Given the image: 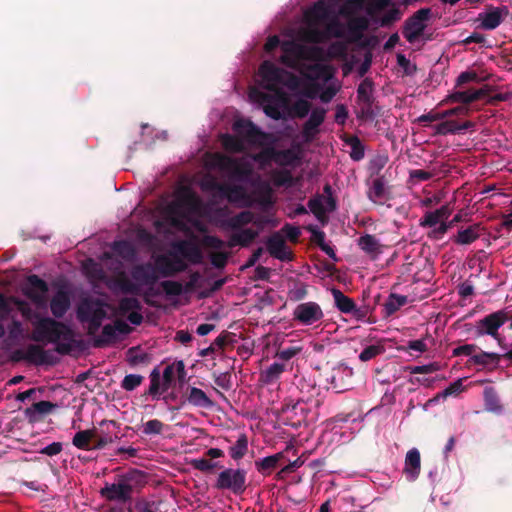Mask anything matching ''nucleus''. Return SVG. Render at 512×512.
<instances>
[{
    "mask_svg": "<svg viewBox=\"0 0 512 512\" xmlns=\"http://www.w3.org/2000/svg\"><path fill=\"white\" fill-rule=\"evenodd\" d=\"M142 478L143 473L138 470L118 475L114 482L105 483L101 495L109 501L126 504L138 493Z\"/></svg>",
    "mask_w": 512,
    "mask_h": 512,
    "instance_id": "f03ea898",
    "label": "nucleus"
},
{
    "mask_svg": "<svg viewBox=\"0 0 512 512\" xmlns=\"http://www.w3.org/2000/svg\"><path fill=\"white\" fill-rule=\"evenodd\" d=\"M485 95L486 92L483 89L455 91L448 96L447 100L452 103L470 104L474 101L481 99Z\"/></svg>",
    "mask_w": 512,
    "mask_h": 512,
    "instance_id": "473e14b6",
    "label": "nucleus"
},
{
    "mask_svg": "<svg viewBox=\"0 0 512 512\" xmlns=\"http://www.w3.org/2000/svg\"><path fill=\"white\" fill-rule=\"evenodd\" d=\"M385 181L383 177H377L372 181L367 196L374 203H381L385 198Z\"/></svg>",
    "mask_w": 512,
    "mask_h": 512,
    "instance_id": "a18cd8bd",
    "label": "nucleus"
},
{
    "mask_svg": "<svg viewBox=\"0 0 512 512\" xmlns=\"http://www.w3.org/2000/svg\"><path fill=\"white\" fill-rule=\"evenodd\" d=\"M331 293L335 306L340 312L350 314L358 311L354 300L346 296L340 289L332 288Z\"/></svg>",
    "mask_w": 512,
    "mask_h": 512,
    "instance_id": "2f4dec72",
    "label": "nucleus"
},
{
    "mask_svg": "<svg viewBox=\"0 0 512 512\" xmlns=\"http://www.w3.org/2000/svg\"><path fill=\"white\" fill-rule=\"evenodd\" d=\"M264 112L273 120L285 119L282 112L283 108L288 107V98L283 92H278L276 95H263Z\"/></svg>",
    "mask_w": 512,
    "mask_h": 512,
    "instance_id": "2eb2a0df",
    "label": "nucleus"
},
{
    "mask_svg": "<svg viewBox=\"0 0 512 512\" xmlns=\"http://www.w3.org/2000/svg\"><path fill=\"white\" fill-rule=\"evenodd\" d=\"M50 310L53 319H61L71 307V298L67 291L59 289L50 300Z\"/></svg>",
    "mask_w": 512,
    "mask_h": 512,
    "instance_id": "5701e85b",
    "label": "nucleus"
},
{
    "mask_svg": "<svg viewBox=\"0 0 512 512\" xmlns=\"http://www.w3.org/2000/svg\"><path fill=\"white\" fill-rule=\"evenodd\" d=\"M357 100L362 105L361 115L362 118H373L375 116L373 112V81L369 78H365L357 88Z\"/></svg>",
    "mask_w": 512,
    "mask_h": 512,
    "instance_id": "4468645a",
    "label": "nucleus"
},
{
    "mask_svg": "<svg viewBox=\"0 0 512 512\" xmlns=\"http://www.w3.org/2000/svg\"><path fill=\"white\" fill-rule=\"evenodd\" d=\"M267 152L274 155V161L282 166L292 165L298 159L297 154L291 149L276 150L271 148Z\"/></svg>",
    "mask_w": 512,
    "mask_h": 512,
    "instance_id": "de8ad7c7",
    "label": "nucleus"
},
{
    "mask_svg": "<svg viewBox=\"0 0 512 512\" xmlns=\"http://www.w3.org/2000/svg\"><path fill=\"white\" fill-rule=\"evenodd\" d=\"M430 16V8H421L406 19L402 33L409 43L415 42L423 34L426 28L425 22L429 20Z\"/></svg>",
    "mask_w": 512,
    "mask_h": 512,
    "instance_id": "1a4fd4ad",
    "label": "nucleus"
},
{
    "mask_svg": "<svg viewBox=\"0 0 512 512\" xmlns=\"http://www.w3.org/2000/svg\"><path fill=\"white\" fill-rule=\"evenodd\" d=\"M230 443L228 447V453L232 461L237 466L242 465V460L249 452L248 437L245 433H237V435L230 436V439H226Z\"/></svg>",
    "mask_w": 512,
    "mask_h": 512,
    "instance_id": "aec40b11",
    "label": "nucleus"
},
{
    "mask_svg": "<svg viewBox=\"0 0 512 512\" xmlns=\"http://www.w3.org/2000/svg\"><path fill=\"white\" fill-rule=\"evenodd\" d=\"M474 127V123L471 121H464L462 123L456 120H446L434 126L435 134L447 135V134H458L464 130Z\"/></svg>",
    "mask_w": 512,
    "mask_h": 512,
    "instance_id": "bb28decb",
    "label": "nucleus"
},
{
    "mask_svg": "<svg viewBox=\"0 0 512 512\" xmlns=\"http://www.w3.org/2000/svg\"><path fill=\"white\" fill-rule=\"evenodd\" d=\"M112 249L115 254H117L125 261H133L137 255V251L134 245L127 240L115 241L113 243Z\"/></svg>",
    "mask_w": 512,
    "mask_h": 512,
    "instance_id": "58836bf2",
    "label": "nucleus"
},
{
    "mask_svg": "<svg viewBox=\"0 0 512 512\" xmlns=\"http://www.w3.org/2000/svg\"><path fill=\"white\" fill-rule=\"evenodd\" d=\"M194 467L204 472H214L218 467V463L214 459L203 457L194 461Z\"/></svg>",
    "mask_w": 512,
    "mask_h": 512,
    "instance_id": "69168bd1",
    "label": "nucleus"
},
{
    "mask_svg": "<svg viewBox=\"0 0 512 512\" xmlns=\"http://www.w3.org/2000/svg\"><path fill=\"white\" fill-rule=\"evenodd\" d=\"M200 187L203 191L211 193L213 196L219 199L224 198V182L218 180L211 174H206L200 183Z\"/></svg>",
    "mask_w": 512,
    "mask_h": 512,
    "instance_id": "72a5a7b5",
    "label": "nucleus"
},
{
    "mask_svg": "<svg viewBox=\"0 0 512 512\" xmlns=\"http://www.w3.org/2000/svg\"><path fill=\"white\" fill-rule=\"evenodd\" d=\"M93 429H96L93 450H101L121 438L119 435L120 424L115 420H102L98 427Z\"/></svg>",
    "mask_w": 512,
    "mask_h": 512,
    "instance_id": "9d476101",
    "label": "nucleus"
},
{
    "mask_svg": "<svg viewBox=\"0 0 512 512\" xmlns=\"http://www.w3.org/2000/svg\"><path fill=\"white\" fill-rule=\"evenodd\" d=\"M10 300L26 320L33 322V340L55 344V351L61 355L71 353L76 340L75 332L68 324L51 317H40L29 303L17 297H11Z\"/></svg>",
    "mask_w": 512,
    "mask_h": 512,
    "instance_id": "f257e3e1",
    "label": "nucleus"
},
{
    "mask_svg": "<svg viewBox=\"0 0 512 512\" xmlns=\"http://www.w3.org/2000/svg\"><path fill=\"white\" fill-rule=\"evenodd\" d=\"M293 320L301 325L310 326L324 317V313L320 305L316 302L309 301L298 304L293 310Z\"/></svg>",
    "mask_w": 512,
    "mask_h": 512,
    "instance_id": "9b49d317",
    "label": "nucleus"
},
{
    "mask_svg": "<svg viewBox=\"0 0 512 512\" xmlns=\"http://www.w3.org/2000/svg\"><path fill=\"white\" fill-rule=\"evenodd\" d=\"M155 264L157 273H160L163 277H172L187 269V264L177 255L172 257L160 255L156 258Z\"/></svg>",
    "mask_w": 512,
    "mask_h": 512,
    "instance_id": "dca6fc26",
    "label": "nucleus"
},
{
    "mask_svg": "<svg viewBox=\"0 0 512 512\" xmlns=\"http://www.w3.org/2000/svg\"><path fill=\"white\" fill-rule=\"evenodd\" d=\"M187 401L190 404L201 408H210L213 405L212 401L208 398L205 392L196 387L190 389Z\"/></svg>",
    "mask_w": 512,
    "mask_h": 512,
    "instance_id": "49530a36",
    "label": "nucleus"
},
{
    "mask_svg": "<svg viewBox=\"0 0 512 512\" xmlns=\"http://www.w3.org/2000/svg\"><path fill=\"white\" fill-rule=\"evenodd\" d=\"M442 220L434 211H427L419 221V226L422 228H432L437 226Z\"/></svg>",
    "mask_w": 512,
    "mask_h": 512,
    "instance_id": "774afa93",
    "label": "nucleus"
},
{
    "mask_svg": "<svg viewBox=\"0 0 512 512\" xmlns=\"http://www.w3.org/2000/svg\"><path fill=\"white\" fill-rule=\"evenodd\" d=\"M308 208L322 224L327 222L326 209L322 203V196L318 195L311 198L308 201Z\"/></svg>",
    "mask_w": 512,
    "mask_h": 512,
    "instance_id": "3c124183",
    "label": "nucleus"
},
{
    "mask_svg": "<svg viewBox=\"0 0 512 512\" xmlns=\"http://www.w3.org/2000/svg\"><path fill=\"white\" fill-rule=\"evenodd\" d=\"M29 288L25 290V295L38 306L45 302V293L48 291V284L36 274L27 277Z\"/></svg>",
    "mask_w": 512,
    "mask_h": 512,
    "instance_id": "6ab92c4d",
    "label": "nucleus"
},
{
    "mask_svg": "<svg viewBox=\"0 0 512 512\" xmlns=\"http://www.w3.org/2000/svg\"><path fill=\"white\" fill-rule=\"evenodd\" d=\"M483 228L480 224H473L466 228H460L452 241L459 245H469L476 241L482 234Z\"/></svg>",
    "mask_w": 512,
    "mask_h": 512,
    "instance_id": "a878e982",
    "label": "nucleus"
},
{
    "mask_svg": "<svg viewBox=\"0 0 512 512\" xmlns=\"http://www.w3.org/2000/svg\"><path fill=\"white\" fill-rule=\"evenodd\" d=\"M300 73L310 81L329 80L332 76L331 68L321 63L303 64Z\"/></svg>",
    "mask_w": 512,
    "mask_h": 512,
    "instance_id": "b1692460",
    "label": "nucleus"
},
{
    "mask_svg": "<svg viewBox=\"0 0 512 512\" xmlns=\"http://www.w3.org/2000/svg\"><path fill=\"white\" fill-rule=\"evenodd\" d=\"M258 232L252 228L241 229L234 232L228 241H226V248H232L235 246H248L256 237Z\"/></svg>",
    "mask_w": 512,
    "mask_h": 512,
    "instance_id": "7c9ffc66",
    "label": "nucleus"
},
{
    "mask_svg": "<svg viewBox=\"0 0 512 512\" xmlns=\"http://www.w3.org/2000/svg\"><path fill=\"white\" fill-rule=\"evenodd\" d=\"M57 407V404L50 401H39L33 403L30 407H27L24 410V415L29 420V422H36L40 419V415L49 414Z\"/></svg>",
    "mask_w": 512,
    "mask_h": 512,
    "instance_id": "c85d7f7f",
    "label": "nucleus"
},
{
    "mask_svg": "<svg viewBox=\"0 0 512 512\" xmlns=\"http://www.w3.org/2000/svg\"><path fill=\"white\" fill-rule=\"evenodd\" d=\"M144 377L139 374H128L121 382V387L126 391H133L143 382Z\"/></svg>",
    "mask_w": 512,
    "mask_h": 512,
    "instance_id": "052dcab7",
    "label": "nucleus"
},
{
    "mask_svg": "<svg viewBox=\"0 0 512 512\" xmlns=\"http://www.w3.org/2000/svg\"><path fill=\"white\" fill-rule=\"evenodd\" d=\"M269 254L280 261L293 260V252L287 247L285 239L279 233H273L266 242Z\"/></svg>",
    "mask_w": 512,
    "mask_h": 512,
    "instance_id": "a211bd4d",
    "label": "nucleus"
},
{
    "mask_svg": "<svg viewBox=\"0 0 512 512\" xmlns=\"http://www.w3.org/2000/svg\"><path fill=\"white\" fill-rule=\"evenodd\" d=\"M285 371V365L282 363H273L260 373V381L266 385L277 382Z\"/></svg>",
    "mask_w": 512,
    "mask_h": 512,
    "instance_id": "ea45409f",
    "label": "nucleus"
},
{
    "mask_svg": "<svg viewBox=\"0 0 512 512\" xmlns=\"http://www.w3.org/2000/svg\"><path fill=\"white\" fill-rule=\"evenodd\" d=\"M508 14L507 6L491 7L486 12L480 13L478 19L481 21L483 29L494 30L503 22L504 16Z\"/></svg>",
    "mask_w": 512,
    "mask_h": 512,
    "instance_id": "412c9836",
    "label": "nucleus"
},
{
    "mask_svg": "<svg viewBox=\"0 0 512 512\" xmlns=\"http://www.w3.org/2000/svg\"><path fill=\"white\" fill-rule=\"evenodd\" d=\"M160 389H162L161 377L158 368H154L150 373V386L148 394L153 398H159Z\"/></svg>",
    "mask_w": 512,
    "mask_h": 512,
    "instance_id": "6e6d98bb",
    "label": "nucleus"
},
{
    "mask_svg": "<svg viewBox=\"0 0 512 512\" xmlns=\"http://www.w3.org/2000/svg\"><path fill=\"white\" fill-rule=\"evenodd\" d=\"M163 428H164V424L160 420L153 419V420L147 421L143 425V431L142 432L145 435H159V434L162 433Z\"/></svg>",
    "mask_w": 512,
    "mask_h": 512,
    "instance_id": "0e129e2a",
    "label": "nucleus"
},
{
    "mask_svg": "<svg viewBox=\"0 0 512 512\" xmlns=\"http://www.w3.org/2000/svg\"><path fill=\"white\" fill-rule=\"evenodd\" d=\"M255 203H258L263 208H269L273 205L272 190L266 185L255 198Z\"/></svg>",
    "mask_w": 512,
    "mask_h": 512,
    "instance_id": "e2e57ef3",
    "label": "nucleus"
},
{
    "mask_svg": "<svg viewBox=\"0 0 512 512\" xmlns=\"http://www.w3.org/2000/svg\"><path fill=\"white\" fill-rule=\"evenodd\" d=\"M160 286L167 296H180L184 292L183 285L177 281L165 280Z\"/></svg>",
    "mask_w": 512,
    "mask_h": 512,
    "instance_id": "4d7b16f0",
    "label": "nucleus"
},
{
    "mask_svg": "<svg viewBox=\"0 0 512 512\" xmlns=\"http://www.w3.org/2000/svg\"><path fill=\"white\" fill-rule=\"evenodd\" d=\"M485 410L495 414H501L503 406L499 396L493 387H486L483 392Z\"/></svg>",
    "mask_w": 512,
    "mask_h": 512,
    "instance_id": "c9c22d12",
    "label": "nucleus"
},
{
    "mask_svg": "<svg viewBox=\"0 0 512 512\" xmlns=\"http://www.w3.org/2000/svg\"><path fill=\"white\" fill-rule=\"evenodd\" d=\"M500 360L501 355L498 353L481 351L480 353L473 355L469 362L483 367H495L499 364Z\"/></svg>",
    "mask_w": 512,
    "mask_h": 512,
    "instance_id": "a19ab883",
    "label": "nucleus"
},
{
    "mask_svg": "<svg viewBox=\"0 0 512 512\" xmlns=\"http://www.w3.org/2000/svg\"><path fill=\"white\" fill-rule=\"evenodd\" d=\"M200 211L201 201L192 192L183 194L168 207L171 225L181 230L185 229L186 222L198 215Z\"/></svg>",
    "mask_w": 512,
    "mask_h": 512,
    "instance_id": "7ed1b4c3",
    "label": "nucleus"
},
{
    "mask_svg": "<svg viewBox=\"0 0 512 512\" xmlns=\"http://www.w3.org/2000/svg\"><path fill=\"white\" fill-rule=\"evenodd\" d=\"M421 471V456L417 448L410 449L405 457L403 473L408 481H415Z\"/></svg>",
    "mask_w": 512,
    "mask_h": 512,
    "instance_id": "393cba45",
    "label": "nucleus"
},
{
    "mask_svg": "<svg viewBox=\"0 0 512 512\" xmlns=\"http://www.w3.org/2000/svg\"><path fill=\"white\" fill-rule=\"evenodd\" d=\"M116 337V329L114 325L106 324L102 328V336L101 338L95 341L96 347H103L105 344L113 341Z\"/></svg>",
    "mask_w": 512,
    "mask_h": 512,
    "instance_id": "13d9d810",
    "label": "nucleus"
},
{
    "mask_svg": "<svg viewBox=\"0 0 512 512\" xmlns=\"http://www.w3.org/2000/svg\"><path fill=\"white\" fill-rule=\"evenodd\" d=\"M369 22L365 17H356L350 20L349 22V31L356 38H360L362 36L363 31L368 28Z\"/></svg>",
    "mask_w": 512,
    "mask_h": 512,
    "instance_id": "603ef678",
    "label": "nucleus"
},
{
    "mask_svg": "<svg viewBox=\"0 0 512 512\" xmlns=\"http://www.w3.org/2000/svg\"><path fill=\"white\" fill-rule=\"evenodd\" d=\"M284 458L283 453H276L263 459L255 461L256 469L263 475H268L279 466V462Z\"/></svg>",
    "mask_w": 512,
    "mask_h": 512,
    "instance_id": "e433bc0d",
    "label": "nucleus"
},
{
    "mask_svg": "<svg viewBox=\"0 0 512 512\" xmlns=\"http://www.w3.org/2000/svg\"><path fill=\"white\" fill-rule=\"evenodd\" d=\"M311 107L312 105L308 100L300 98L289 107V115L303 119L309 114Z\"/></svg>",
    "mask_w": 512,
    "mask_h": 512,
    "instance_id": "09e8293b",
    "label": "nucleus"
},
{
    "mask_svg": "<svg viewBox=\"0 0 512 512\" xmlns=\"http://www.w3.org/2000/svg\"><path fill=\"white\" fill-rule=\"evenodd\" d=\"M272 180L275 186H291L293 184V175L289 170H275L272 173Z\"/></svg>",
    "mask_w": 512,
    "mask_h": 512,
    "instance_id": "864d4df0",
    "label": "nucleus"
},
{
    "mask_svg": "<svg viewBox=\"0 0 512 512\" xmlns=\"http://www.w3.org/2000/svg\"><path fill=\"white\" fill-rule=\"evenodd\" d=\"M17 359H26L36 365H43L48 363L47 352L39 345L31 344L27 347L25 353L21 350L15 352Z\"/></svg>",
    "mask_w": 512,
    "mask_h": 512,
    "instance_id": "cd10ccee",
    "label": "nucleus"
},
{
    "mask_svg": "<svg viewBox=\"0 0 512 512\" xmlns=\"http://www.w3.org/2000/svg\"><path fill=\"white\" fill-rule=\"evenodd\" d=\"M327 110L323 107L312 109L308 120L302 126V136L305 141H312L319 133V127L324 123Z\"/></svg>",
    "mask_w": 512,
    "mask_h": 512,
    "instance_id": "f3484780",
    "label": "nucleus"
},
{
    "mask_svg": "<svg viewBox=\"0 0 512 512\" xmlns=\"http://www.w3.org/2000/svg\"><path fill=\"white\" fill-rule=\"evenodd\" d=\"M177 252L193 264L202 261V252L200 248L193 242L180 241L175 245Z\"/></svg>",
    "mask_w": 512,
    "mask_h": 512,
    "instance_id": "c756f323",
    "label": "nucleus"
},
{
    "mask_svg": "<svg viewBox=\"0 0 512 512\" xmlns=\"http://www.w3.org/2000/svg\"><path fill=\"white\" fill-rule=\"evenodd\" d=\"M343 141L351 148L350 157L354 161H360L365 156V147L358 136L345 135Z\"/></svg>",
    "mask_w": 512,
    "mask_h": 512,
    "instance_id": "79ce46f5",
    "label": "nucleus"
},
{
    "mask_svg": "<svg viewBox=\"0 0 512 512\" xmlns=\"http://www.w3.org/2000/svg\"><path fill=\"white\" fill-rule=\"evenodd\" d=\"M107 313L99 302L83 301L77 310V317L81 322L88 323V333L95 334L106 318Z\"/></svg>",
    "mask_w": 512,
    "mask_h": 512,
    "instance_id": "423d86ee",
    "label": "nucleus"
},
{
    "mask_svg": "<svg viewBox=\"0 0 512 512\" xmlns=\"http://www.w3.org/2000/svg\"><path fill=\"white\" fill-rule=\"evenodd\" d=\"M250 466L251 461H247L237 468H226V489L236 495L242 494L247 488L246 475Z\"/></svg>",
    "mask_w": 512,
    "mask_h": 512,
    "instance_id": "f8f14e48",
    "label": "nucleus"
},
{
    "mask_svg": "<svg viewBox=\"0 0 512 512\" xmlns=\"http://www.w3.org/2000/svg\"><path fill=\"white\" fill-rule=\"evenodd\" d=\"M176 376V361L167 365L163 371L162 392L169 389Z\"/></svg>",
    "mask_w": 512,
    "mask_h": 512,
    "instance_id": "680f3d73",
    "label": "nucleus"
},
{
    "mask_svg": "<svg viewBox=\"0 0 512 512\" xmlns=\"http://www.w3.org/2000/svg\"><path fill=\"white\" fill-rule=\"evenodd\" d=\"M259 74L263 81L266 82L268 90H275L281 84H287L291 87H295L298 84V78L294 74L277 67L270 61H264L260 65Z\"/></svg>",
    "mask_w": 512,
    "mask_h": 512,
    "instance_id": "39448f33",
    "label": "nucleus"
},
{
    "mask_svg": "<svg viewBox=\"0 0 512 512\" xmlns=\"http://www.w3.org/2000/svg\"><path fill=\"white\" fill-rule=\"evenodd\" d=\"M327 14V8L320 2L307 12V17L314 21H322L327 18Z\"/></svg>",
    "mask_w": 512,
    "mask_h": 512,
    "instance_id": "338daca9",
    "label": "nucleus"
},
{
    "mask_svg": "<svg viewBox=\"0 0 512 512\" xmlns=\"http://www.w3.org/2000/svg\"><path fill=\"white\" fill-rule=\"evenodd\" d=\"M385 349L382 345H370L365 347L359 354V359L362 362H367L376 356L384 353Z\"/></svg>",
    "mask_w": 512,
    "mask_h": 512,
    "instance_id": "bf43d9fd",
    "label": "nucleus"
},
{
    "mask_svg": "<svg viewBox=\"0 0 512 512\" xmlns=\"http://www.w3.org/2000/svg\"><path fill=\"white\" fill-rule=\"evenodd\" d=\"M130 275L140 290L142 286L152 287L159 279L156 267L149 262L134 265L130 270Z\"/></svg>",
    "mask_w": 512,
    "mask_h": 512,
    "instance_id": "ddd939ff",
    "label": "nucleus"
},
{
    "mask_svg": "<svg viewBox=\"0 0 512 512\" xmlns=\"http://www.w3.org/2000/svg\"><path fill=\"white\" fill-rule=\"evenodd\" d=\"M325 59V51L319 46H306L300 44L298 60L322 61Z\"/></svg>",
    "mask_w": 512,
    "mask_h": 512,
    "instance_id": "37998d69",
    "label": "nucleus"
},
{
    "mask_svg": "<svg viewBox=\"0 0 512 512\" xmlns=\"http://www.w3.org/2000/svg\"><path fill=\"white\" fill-rule=\"evenodd\" d=\"M359 247L368 254H378L380 245L374 235L365 234L358 239Z\"/></svg>",
    "mask_w": 512,
    "mask_h": 512,
    "instance_id": "8fccbe9b",
    "label": "nucleus"
},
{
    "mask_svg": "<svg viewBox=\"0 0 512 512\" xmlns=\"http://www.w3.org/2000/svg\"><path fill=\"white\" fill-rule=\"evenodd\" d=\"M114 288L119 289L124 294L140 295L141 290L138 285L129 279L125 272H120L113 280Z\"/></svg>",
    "mask_w": 512,
    "mask_h": 512,
    "instance_id": "f704fd0d",
    "label": "nucleus"
},
{
    "mask_svg": "<svg viewBox=\"0 0 512 512\" xmlns=\"http://www.w3.org/2000/svg\"><path fill=\"white\" fill-rule=\"evenodd\" d=\"M407 302H408L407 296L391 293L383 305L385 316L386 317L392 316L402 306L406 305Z\"/></svg>",
    "mask_w": 512,
    "mask_h": 512,
    "instance_id": "c03bdc74",
    "label": "nucleus"
},
{
    "mask_svg": "<svg viewBox=\"0 0 512 512\" xmlns=\"http://www.w3.org/2000/svg\"><path fill=\"white\" fill-rule=\"evenodd\" d=\"M226 201L249 208L254 205L255 198L243 186H233L226 182Z\"/></svg>",
    "mask_w": 512,
    "mask_h": 512,
    "instance_id": "4be33fe9",
    "label": "nucleus"
},
{
    "mask_svg": "<svg viewBox=\"0 0 512 512\" xmlns=\"http://www.w3.org/2000/svg\"><path fill=\"white\" fill-rule=\"evenodd\" d=\"M299 389L301 396L295 403H286L282 407L283 413H293L298 416V422L305 420L307 417L308 409L303 405L310 404L318 408L322 404V399L319 398L321 389L316 384H311L306 381L300 382Z\"/></svg>",
    "mask_w": 512,
    "mask_h": 512,
    "instance_id": "20e7f679",
    "label": "nucleus"
},
{
    "mask_svg": "<svg viewBox=\"0 0 512 512\" xmlns=\"http://www.w3.org/2000/svg\"><path fill=\"white\" fill-rule=\"evenodd\" d=\"M233 130L246 143L254 146H263L269 138V134L262 131L249 119L236 120Z\"/></svg>",
    "mask_w": 512,
    "mask_h": 512,
    "instance_id": "0eeeda50",
    "label": "nucleus"
},
{
    "mask_svg": "<svg viewBox=\"0 0 512 512\" xmlns=\"http://www.w3.org/2000/svg\"><path fill=\"white\" fill-rule=\"evenodd\" d=\"M119 311L122 315H126L129 312L141 309V304L137 298L124 297L119 301Z\"/></svg>",
    "mask_w": 512,
    "mask_h": 512,
    "instance_id": "5fc2aeb1",
    "label": "nucleus"
},
{
    "mask_svg": "<svg viewBox=\"0 0 512 512\" xmlns=\"http://www.w3.org/2000/svg\"><path fill=\"white\" fill-rule=\"evenodd\" d=\"M96 429L80 430L73 436L72 444L81 450H92V439H95Z\"/></svg>",
    "mask_w": 512,
    "mask_h": 512,
    "instance_id": "4c0bfd02",
    "label": "nucleus"
},
{
    "mask_svg": "<svg viewBox=\"0 0 512 512\" xmlns=\"http://www.w3.org/2000/svg\"><path fill=\"white\" fill-rule=\"evenodd\" d=\"M508 313L505 310H498L486 315L478 320L475 324V336L481 337L489 335L494 339H498L499 328L508 321Z\"/></svg>",
    "mask_w": 512,
    "mask_h": 512,
    "instance_id": "6e6552de",
    "label": "nucleus"
}]
</instances>
